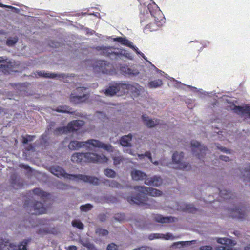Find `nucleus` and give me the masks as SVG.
<instances>
[{"label": "nucleus", "instance_id": "25", "mask_svg": "<svg viewBox=\"0 0 250 250\" xmlns=\"http://www.w3.org/2000/svg\"><path fill=\"white\" fill-rule=\"evenodd\" d=\"M131 86H133V88H130L129 92H131L134 95H139L141 92L144 91V88L137 83L131 84Z\"/></svg>", "mask_w": 250, "mask_h": 250}, {"label": "nucleus", "instance_id": "55", "mask_svg": "<svg viewBox=\"0 0 250 250\" xmlns=\"http://www.w3.org/2000/svg\"><path fill=\"white\" fill-rule=\"evenodd\" d=\"M124 152H127V153H129V154H131L132 155H133V156L135 155V154L133 153L132 150H131L130 149H127L126 150H124Z\"/></svg>", "mask_w": 250, "mask_h": 250}, {"label": "nucleus", "instance_id": "42", "mask_svg": "<svg viewBox=\"0 0 250 250\" xmlns=\"http://www.w3.org/2000/svg\"><path fill=\"white\" fill-rule=\"evenodd\" d=\"M123 87L124 93L129 92L130 88H133V87H134L133 86H131V84L126 83H123Z\"/></svg>", "mask_w": 250, "mask_h": 250}, {"label": "nucleus", "instance_id": "26", "mask_svg": "<svg viewBox=\"0 0 250 250\" xmlns=\"http://www.w3.org/2000/svg\"><path fill=\"white\" fill-rule=\"evenodd\" d=\"M120 70L122 72L129 75L136 76L139 74V72L137 70H133L125 66L121 67Z\"/></svg>", "mask_w": 250, "mask_h": 250}, {"label": "nucleus", "instance_id": "50", "mask_svg": "<svg viewBox=\"0 0 250 250\" xmlns=\"http://www.w3.org/2000/svg\"><path fill=\"white\" fill-rule=\"evenodd\" d=\"M217 147L220 149L221 151L224 152L226 153H230V150L229 149H227V148L223 147V146H217Z\"/></svg>", "mask_w": 250, "mask_h": 250}, {"label": "nucleus", "instance_id": "11", "mask_svg": "<svg viewBox=\"0 0 250 250\" xmlns=\"http://www.w3.org/2000/svg\"><path fill=\"white\" fill-rule=\"evenodd\" d=\"M231 109L235 113L241 115L245 117H250V105H245L242 106L232 105L231 106Z\"/></svg>", "mask_w": 250, "mask_h": 250}, {"label": "nucleus", "instance_id": "47", "mask_svg": "<svg viewBox=\"0 0 250 250\" xmlns=\"http://www.w3.org/2000/svg\"><path fill=\"white\" fill-rule=\"evenodd\" d=\"M33 136H28L26 137H23V143L26 144L29 141H31L33 140Z\"/></svg>", "mask_w": 250, "mask_h": 250}, {"label": "nucleus", "instance_id": "58", "mask_svg": "<svg viewBox=\"0 0 250 250\" xmlns=\"http://www.w3.org/2000/svg\"><path fill=\"white\" fill-rule=\"evenodd\" d=\"M146 153H147V152H146V153L145 154V155H143V154H138V158H139L140 159H143L145 156L147 157V156L146 155Z\"/></svg>", "mask_w": 250, "mask_h": 250}, {"label": "nucleus", "instance_id": "56", "mask_svg": "<svg viewBox=\"0 0 250 250\" xmlns=\"http://www.w3.org/2000/svg\"><path fill=\"white\" fill-rule=\"evenodd\" d=\"M67 250H77V248L75 246H71L69 247Z\"/></svg>", "mask_w": 250, "mask_h": 250}, {"label": "nucleus", "instance_id": "31", "mask_svg": "<svg viewBox=\"0 0 250 250\" xmlns=\"http://www.w3.org/2000/svg\"><path fill=\"white\" fill-rule=\"evenodd\" d=\"M37 74L39 77L45 78H54L56 76V75L54 74L45 72L43 71L37 72Z\"/></svg>", "mask_w": 250, "mask_h": 250}, {"label": "nucleus", "instance_id": "30", "mask_svg": "<svg viewBox=\"0 0 250 250\" xmlns=\"http://www.w3.org/2000/svg\"><path fill=\"white\" fill-rule=\"evenodd\" d=\"M163 82L162 80L158 79L150 82L148 84V86L149 88H157L161 86Z\"/></svg>", "mask_w": 250, "mask_h": 250}, {"label": "nucleus", "instance_id": "43", "mask_svg": "<svg viewBox=\"0 0 250 250\" xmlns=\"http://www.w3.org/2000/svg\"><path fill=\"white\" fill-rule=\"evenodd\" d=\"M83 245L88 249L89 250H97L94 245L90 243L86 242L83 243Z\"/></svg>", "mask_w": 250, "mask_h": 250}, {"label": "nucleus", "instance_id": "17", "mask_svg": "<svg viewBox=\"0 0 250 250\" xmlns=\"http://www.w3.org/2000/svg\"><path fill=\"white\" fill-rule=\"evenodd\" d=\"M145 184L148 186L159 187L162 184V179L160 177L154 176L146 178L145 181Z\"/></svg>", "mask_w": 250, "mask_h": 250}, {"label": "nucleus", "instance_id": "24", "mask_svg": "<svg viewBox=\"0 0 250 250\" xmlns=\"http://www.w3.org/2000/svg\"><path fill=\"white\" fill-rule=\"evenodd\" d=\"M142 118L144 124L149 127H154L158 123L157 120L151 119L146 115H143Z\"/></svg>", "mask_w": 250, "mask_h": 250}, {"label": "nucleus", "instance_id": "61", "mask_svg": "<svg viewBox=\"0 0 250 250\" xmlns=\"http://www.w3.org/2000/svg\"><path fill=\"white\" fill-rule=\"evenodd\" d=\"M244 250H250V245L246 247Z\"/></svg>", "mask_w": 250, "mask_h": 250}, {"label": "nucleus", "instance_id": "62", "mask_svg": "<svg viewBox=\"0 0 250 250\" xmlns=\"http://www.w3.org/2000/svg\"><path fill=\"white\" fill-rule=\"evenodd\" d=\"M117 153H118V154H119V151H117Z\"/></svg>", "mask_w": 250, "mask_h": 250}, {"label": "nucleus", "instance_id": "3", "mask_svg": "<svg viewBox=\"0 0 250 250\" xmlns=\"http://www.w3.org/2000/svg\"><path fill=\"white\" fill-rule=\"evenodd\" d=\"M50 171L53 174L58 177H63L66 179L76 181L82 180L84 182L90 183L93 185H98L99 183V179L97 178L82 174H69L66 173L62 168L58 166H55L51 167Z\"/></svg>", "mask_w": 250, "mask_h": 250}, {"label": "nucleus", "instance_id": "16", "mask_svg": "<svg viewBox=\"0 0 250 250\" xmlns=\"http://www.w3.org/2000/svg\"><path fill=\"white\" fill-rule=\"evenodd\" d=\"M31 213L35 214H41L45 213L46 211V208L41 202H37L30 210Z\"/></svg>", "mask_w": 250, "mask_h": 250}, {"label": "nucleus", "instance_id": "51", "mask_svg": "<svg viewBox=\"0 0 250 250\" xmlns=\"http://www.w3.org/2000/svg\"><path fill=\"white\" fill-rule=\"evenodd\" d=\"M0 6L1 7H8L9 8H11V9H14L16 12H19V10L15 7H12L11 6H7V5H3L2 4H0Z\"/></svg>", "mask_w": 250, "mask_h": 250}, {"label": "nucleus", "instance_id": "28", "mask_svg": "<svg viewBox=\"0 0 250 250\" xmlns=\"http://www.w3.org/2000/svg\"><path fill=\"white\" fill-rule=\"evenodd\" d=\"M242 175L245 181L250 180V166L245 167L242 171Z\"/></svg>", "mask_w": 250, "mask_h": 250}, {"label": "nucleus", "instance_id": "10", "mask_svg": "<svg viewBox=\"0 0 250 250\" xmlns=\"http://www.w3.org/2000/svg\"><path fill=\"white\" fill-rule=\"evenodd\" d=\"M112 68V66L109 63L104 61H98L96 62L94 70L97 72L109 73Z\"/></svg>", "mask_w": 250, "mask_h": 250}, {"label": "nucleus", "instance_id": "59", "mask_svg": "<svg viewBox=\"0 0 250 250\" xmlns=\"http://www.w3.org/2000/svg\"><path fill=\"white\" fill-rule=\"evenodd\" d=\"M21 167H23V168L27 169V170H28V169L30 170V167L27 165H22L21 166Z\"/></svg>", "mask_w": 250, "mask_h": 250}, {"label": "nucleus", "instance_id": "41", "mask_svg": "<svg viewBox=\"0 0 250 250\" xmlns=\"http://www.w3.org/2000/svg\"><path fill=\"white\" fill-rule=\"evenodd\" d=\"M96 232L98 235L102 236H106L108 234L107 230L100 228L97 229Z\"/></svg>", "mask_w": 250, "mask_h": 250}, {"label": "nucleus", "instance_id": "23", "mask_svg": "<svg viewBox=\"0 0 250 250\" xmlns=\"http://www.w3.org/2000/svg\"><path fill=\"white\" fill-rule=\"evenodd\" d=\"M216 241L218 243L224 245V246L233 247L236 244L232 240L226 238H217Z\"/></svg>", "mask_w": 250, "mask_h": 250}, {"label": "nucleus", "instance_id": "52", "mask_svg": "<svg viewBox=\"0 0 250 250\" xmlns=\"http://www.w3.org/2000/svg\"><path fill=\"white\" fill-rule=\"evenodd\" d=\"M109 186L112 187H117V188H118L120 185H119V184L117 183L115 181H112L111 182L110 184H109Z\"/></svg>", "mask_w": 250, "mask_h": 250}, {"label": "nucleus", "instance_id": "4", "mask_svg": "<svg viewBox=\"0 0 250 250\" xmlns=\"http://www.w3.org/2000/svg\"><path fill=\"white\" fill-rule=\"evenodd\" d=\"M71 161L77 163L92 162L105 163L108 158L104 154H98L94 152L75 153L71 156Z\"/></svg>", "mask_w": 250, "mask_h": 250}, {"label": "nucleus", "instance_id": "20", "mask_svg": "<svg viewBox=\"0 0 250 250\" xmlns=\"http://www.w3.org/2000/svg\"><path fill=\"white\" fill-rule=\"evenodd\" d=\"M132 179L135 181L143 180L146 179V174L142 171L134 169L131 173Z\"/></svg>", "mask_w": 250, "mask_h": 250}, {"label": "nucleus", "instance_id": "18", "mask_svg": "<svg viewBox=\"0 0 250 250\" xmlns=\"http://www.w3.org/2000/svg\"><path fill=\"white\" fill-rule=\"evenodd\" d=\"M245 214L244 208L240 207H235L230 210L229 215L233 218L242 219Z\"/></svg>", "mask_w": 250, "mask_h": 250}, {"label": "nucleus", "instance_id": "34", "mask_svg": "<svg viewBox=\"0 0 250 250\" xmlns=\"http://www.w3.org/2000/svg\"><path fill=\"white\" fill-rule=\"evenodd\" d=\"M56 111L58 112H62V113H69L70 112L69 110V108L68 107L63 105L58 107L56 109Z\"/></svg>", "mask_w": 250, "mask_h": 250}, {"label": "nucleus", "instance_id": "2", "mask_svg": "<svg viewBox=\"0 0 250 250\" xmlns=\"http://www.w3.org/2000/svg\"><path fill=\"white\" fill-rule=\"evenodd\" d=\"M68 146L71 150H76L80 148H85L90 150L97 148L103 149L109 152L114 151V148L110 144H105L96 139H89L86 141H72Z\"/></svg>", "mask_w": 250, "mask_h": 250}, {"label": "nucleus", "instance_id": "36", "mask_svg": "<svg viewBox=\"0 0 250 250\" xmlns=\"http://www.w3.org/2000/svg\"><path fill=\"white\" fill-rule=\"evenodd\" d=\"M93 206L90 204H86L83 205H82L80 207V209L82 211L87 212L89 210H91Z\"/></svg>", "mask_w": 250, "mask_h": 250}, {"label": "nucleus", "instance_id": "8", "mask_svg": "<svg viewBox=\"0 0 250 250\" xmlns=\"http://www.w3.org/2000/svg\"><path fill=\"white\" fill-rule=\"evenodd\" d=\"M85 89L83 87H79L77 89L78 94L72 93L70 97V100L74 104L85 102L88 97V94L83 93V91Z\"/></svg>", "mask_w": 250, "mask_h": 250}, {"label": "nucleus", "instance_id": "60", "mask_svg": "<svg viewBox=\"0 0 250 250\" xmlns=\"http://www.w3.org/2000/svg\"><path fill=\"white\" fill-rule=\"evenodd\" d=\"M221 195H224V196L223 197L225 199H227L228 197L226 196V195L225 193H224V192L223 191H221Z\"/></svg>", "mask_w": 250, "mask_h": 250}, {"label": "nucleus", "instance_id": "33", "mask_svg": "<svg viewBox=\"0 0 250 250\" xmlns=\"http://www.w3.org/2000/svg\"><path fill=\"white\" fill-rule=\"evenodd\" d=\"M111 157L114 161V165H117L121 163L123 161V158L120 155L116 156L113 154L111 155Z\"/></svg>", "mask_w": 250, "mask_h": 250}, {"label": "nucleus", "instance_id": "35", "mask_svg": "<svg viewBox=\"0 0 250 250\" xmlns=\"http://www.w3.org/2000/svg\"><path fill=\"white\" fill-rule=\"evenodd\" d=\"M72 225L73 227L77 228L80 229H82L83 228V224L79 220H74L72 222Z\"/></svg>", "mask_w": 250, "mask_h": 250}, {"label": "nucleus", "instance_id": "63", "mask_svg": "<svg viewBox=\"0 0 250 250\" xmlns=\"http://www.w3.org/2000/svg\"><path fill=\"white\" fill-rule=\"evenodd\" d=\"M0 33H1V32H0Z\"/></svg>", "mask_w": 250, "mask_h": 250}, {"label": "nucleus", "instance_id": "6", "mask_svg": "<svg viewBox=\"0 0 250 250\" xmlns=\"http://www.w3.org/2000/svg\"><path fill=\"white\" fill-rule=\"evenodd\" d=\"M83 125L84 122L82 120L73 121L69 123L66 127L57 128L55 130V133L56 134H61L77 131Z\"/></svg>", "mask_w": 250, "mask_h": 250}, {"label": "nucleus", "instance_id": "53", "mask_svg": "<svg viewBox=\"0 0 250 250\" xmlns=\"http://www.w3.org/2000/svg\"><path fill=\"white\" fill-rule=\"evenodd\" d=\"M220 159L223 161H225V162L228 161L229 159V157L224 156V155H220Z\"/></svg>", "mask_w": 250, "mask_h": 250}, {"label": "nucleus", "instance_id": "29", "mask_svg": "<svg viewBox=\"0 0 250 250\" xmlns=\"http://www.w3.org/2000/svg\"><path fill=\"white\" fill-rule=\"evenodd\" d=\"M12 66L10 60L7 58L4 59L2 57H0V66L9 67Z\"/></svg>", "mask_w": 250, "mask_h": 250}, {"label": "nucleus", "instance_id": "5", "mask_svg": "<svg viewBox=\"0 0 250 250\" xmlns=\"http://www.w3.org/2000/svg\"><path fill=\"white\" fill-rule=\"evenodd\" d=\"M184 155L182 152H175L173 154L172 163L170 164V167L175 169H185L188 170L190 168V166L183 161Z\"/></svg>", "mask_w": 250, "mask_h": 250}, {"label": "nucleus", "instance_id": "54", "mask_svg": "<svg viewBox=\"0 0 250 250\" xmlns=\"http://www.w3.org/2000/svg\"><path fill=\"white\" fill-rule=\"evenodd\" d=\"M47 231H48V230L46 228H43L42 230H40L38 232V233L42 234L44 233H46L47 232Z\"/></svg>", "mask_w": 250, "mask_h": 250}, {"label": "nucleus", "instance_id": "21", "mask_svg": "<svg viewBox=\"0 0 250 250\" xmlns=\"http://www.w3.org/2000/svg\"><path fill=\"white\" fill-rule=\"evenodd\" d=\"M132 138L131 134L125 135L123 136L120 140V144L125 147L131 146V141Z\"/></svg>", "mask_w": 250, "mask_h": 250}, {"label": "nucleus", "instance_id": "12", "mask_svg": "<svg viewBox=\"0 0 250 250\" xmlns=\"http://www.w3.org/2000/svg\"><path fill=\"white\" fill-rule=\"evenodd\" d=\"M114 41H117V42L121 43L123 45H126V46L129 47L130 48L133 49L134 50V51L136 52L137 54H140L145 60H146V61L148 62L146 60V56L144 55V54L143 53H142V52H141L138 50V48H137L136 47L134 46L132 44V43L130 41L127 40V39H126L125 38H121V37H118V38H115Z\"/></svg>", "mask_w": 250, "mask_h": 250}, {"label": "nucleus", "instance_id": "32", "mask_svg": "<svg viewBox=\"0 0 250 250\" xmlns=\"http://www.w3.org/2000/svg\"><path fill=\"white\" fill-rule=\"evenodd\" d=\"M33 192L35 195H36L43 199L47 197L48 196V194L46 193L39 188L35 189Z\"/></svg>", "mask_w": 250, "mask_h": 250}, {"label": "nucleus", "instance_id": "13", "mask_svg": "<svg viewBox=\"0 0 250 250\" xmlns=\"http://www.w3.org/2000/svg\"><path fill=\"white\" fill-rule=\"evenodd\" d=\"M191 146L193 153L197 155H201V157L205 154V151H207L206 148L203 146H201L199 143L196 141H192L191 142Z\"/></svg>", "mask_w": 250, "mask_h": 250}, {"label": "nucleus", "instance_id": "14", "mask_svg": "<svg viewBox=\"0 0 250 250\" xmlns=\"http://www.w3.org/2000/svg\"><path fill=\"white\" fill-rule=\"evenodd\" d=\"M180 238L179 236H174L171 233H167L166 234L160 233H154L149 235L148 238L150 240L155 239H163L166 240H173Z\"/></svg>", "mask_w": 250, "mask_h": 250}, {"label": "nucleus", "instance_id": "15", "mask_svg": "<svg viewBox=\"0 0 250 250\" xmlns=\"http://www.w3.org/2000/svg\"><path fill=\"white\" fill-rule=\"evenodd\" d=\"M196 240L191 241H183L174 242L170 246V248L172 249H178L182 250H185V248L190 246L192 244H195Z\"/></svg>", "mask_w": 250, "mask_h": 250}, {"label": "nucleus", "instance_id": "37", "mask_svg": "<svg viewBox=\"0 0 250 250\" xmlns=\"http://www.w3.org/2000/svg\"><path fill=\"white\" fill-rule=\"evenodd\" d=\"M104 174L110 178H113L115 176L116 173L112 169H106L104 171Z\"/></svg>", "mask_w": 250, "mask_h": 250}, {"label": "nucleus", "instance_id": "57", "mask_svg": "<svg viewBox=\"0 0 250 250\" xmlns=\"http://www.w3.org/2000/svg\"><path fill=\"white\" fill-rule=\"evenodd\" d=\"M149 248L146 247H142L139 249H135L134 250H147V249H148Z\"/></svg>", "mask_w": 250, "mask_h": 250}, {"label": "nucleus", "instance_id": "27", "mask_svg": "<svg viewBox=\"0 0 250 250\" xmlns=\"http://www.w3.org/2000/svg\"><path fill=\"white\" fill-rule=\"evenodd\" d=\"M117 89L116 88L115 84L112 85H111L105 90L104 93L106 96H113L115 94H117Z\"/></svg>", "mask_w": 250, "mask_h": 250}, {"label": "nucleus", "instance_id": "48", "mask_svg": "<svg viewBox=\"0 0 250 250\" xmlns=\"http://www.w3.org/2000/svg\"><path fill=\"white\" fill-rule=\"evenodd\" d=\"M27 244V241H23L19 246V250H27L26 248V245Z\"/></svg>", "mask_w": 250, "mask_h": 250}, {"label": "nucleus", "instance_id": "40", "mask_svg": "<svg viewBox=\"0 0 250 250\" xmlns=\"http://www.w3.org/2000/svg\"><path fill=\"white\" fill-rule=\"evenodd\" d=\"M189 205H186L185 208H184V207L182 208L181 206L179 207L178 203H176V205L175 207H174V209H176V210H189V211H192V209L189 208Z\"/></svg>", "mask_w": 250, "mask_h": 250}, {"label": "nucleus", "instance_id": "1", "mask_svg": "<svg viewBox=\"0 0 250 250\" xmlns=\"http://www.w3.org/2000/svg\"><path fill=\"white\" fill-rule=\"evenodd\" d=\"M134 189L137 195L135 197H128L127 201L130 204H144L151 208H154L156 202L152 199L148 198L146 195L157 197L161 196L163 194L161 191L150 187L138 186L135 187Z\"/></svg>", "mask_w": 250, "mask_h": 250}, {"label": "nucleus", "instance_id": "46", "mask_svg": "<svg viewBox=\"0 0 250 250\" xmlns=\"http://www.w3.org/2000/svg\"><path fill=\"white\" fill-rule=\"evenodd\" d=\"M217 250H234L233 247L228 246H219L217 248Z\"/></svg>", "mask_w": 250, "mask_h": 250}, {"label": "nucleus", "instance_id": "22", "mask_svg": "<svg viewBox=\"0 0 250 250\" xmlns=\"http://www.w3.org/2000/svg\"><path fill=\"white\" fill-rule=\"evenodd\" d=\"M154 219L156 222L162 223L173 222L175 220L174 218L172 217H164L160 215H156L154 217Z\"/></svg>", "mask_w": 250, "mask_h": 250}, {"label": "nucleus", "instance_id": "19", "mask_svg": "<svg viewBox=\"0 0 250 250\" xmlns=\"http://www.w3.org/2000/svg\"><path fill=\"white\" fill-rule=\"evenodd\" d=\"M146 155L147 156V157L148 158L150 161L155 166H169V167L171 166L170 165V163H168L167 159L165 158L161 159L160 161H158L155 160L154 161L153 160V159L151 157V154L149 152H147V153L146 154Z\"/></svg>", "mask_w": 250, "mask_h": 250}, {"label": "nucleus", "instance_id": "45", "mask_svg": "<svg viewBox=\"0 0 250 250\" xmlns=\"http://www.w3.org/2000/svg\"><path fill=\"white\" fill-rule=\"evenodd\" d=\"M96 116L104 122L105 121V120H107L106 116L102 112H97L96 114Z\"/></svg>", "mask_w": 250, "mask_h": 250}, {"label": "nucleus", "instance_id": "39", "mask_svg": "<svg viewBox=\"0 0 250 250\" xmlns=\"http://www.w3.org/2000/svg\"><path fill=\"white\" fill-rule=\"evenodd\" d=\"M18 41V38L16 37L13 38H10L8 39L6 42L8 46H12L15 44Z\"/></svg>", "mask_w": 250, "mask_h": 250}, {"label": "nucleus", "instance_id": "44", "mask_svg": "<svg viewBox=\"0 0 250 250\" xmlns=\"http://www.w3.org/2000/svg\"><path fill=\"white\" fill-rule=\"evenodd\" d=\"M118 246L114 243H111L107 247V250H117Z\"/></svg>", "mask_w": 250, "mask_h": 250}, {"label": "nucleus", "instance_id": "49", "mask_svg": "<svg viewBox=\"0 0 250 250\" xmlns=\"http://www.w3.org/2000/svg\"><path fill=\"white\" fill-rule=\"evenodd\" d=\"M200 250H214L212 246L209 245L202 246L200 247Z\"/></svg>", "mask_w": 250, "mask_h": 250}, {"label": "nucleus", "instance_id": "7", "mask_svg": "<svg viewBox=\"0 0 250 250\" xmlns=\"http://www.w3.org/2000/svg\"><path fill=\"white\" fill-rule=\"evenodd\" d=\"M148 9L152 17H154L155 22L158 26L162 25L164 22V18L157 5L154 2L148 5Z\"/></svg>", "mask_w": 250, "mask_h": 250}, {"label": "nucleus", "instance_id": "9", "mask_svg": "<svg viewBox=\"0 0 250 250\" xmlns=\"http://www.w3.org/2000/svg\"><path fill=\"white\" fill-rule=\"evenodd\" d=\"M105 51L104 53L112 59H120L122 56L128 57V54L124 50L107 48Z\"/></svg>", "mask_w": 250, "mask_h": 250}, {"label": "nucleus", "instance_id": "38", "mask_svg": "<svg viewBox=\"0 0 250 250\" xmlns=\"http://www.w3.org/2000/svg\"><path fill=\"white\" fill-rule=\"evenodd\" d=\"M116 88L117 89V94H118V95H122L124 93L123 92V83H116Z\"/></svg>", "mask_w": 250, "mask_h": 250}]
</instances>
